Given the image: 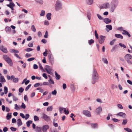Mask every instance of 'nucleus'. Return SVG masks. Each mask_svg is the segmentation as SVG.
I'll return each mask as SVG.
<instances>
[{
	"mask_svg": "<svg viewBox=\"0 0 132 132\" xmlns=\"http://www.w3.org/2000/svg\"><path fill=\"white\" fill-rule=\"evenodd\" d=\"M119 3L118 0H112L111 3V7L110 9L111 11L113 12L115 8L117 6Z\"/></svg>",
	"mask_w": 132,
	"mask_h": 132,
	"instance_id": "nucleus-1",
	"label": "nucleus"
},
{
	"mask_svg": "<svg viewBox=\"0 0 132 132\" xmlns=\"http://www.w3.org/2000/svg\"><path fill=\"white\" fill-rule=\"evenodd\" d=\"M3 58L4 60L10 66H12L13 65L12 61L9 57L7 55H4L3 56Z\"/></svg>",
	"mask_w": 132,
	"mask_h": 132,
	"instance_id": "nucleus-2",
	"label": "nucleus"
},
{
	"mask_svg": "<svg viewBox=\"0 0 132 132\" xmlns=\"http://www.w3.org/2000/svg\"><path fill=\"white\" fill-rule=\"evenodd\" d=\"M62 6V3L59 0L56 1L55 4V10L56 11L59 10Z\"/></svg>",
	"mask_w": 132,
	"mask_h": 132,
	"instance_id": "nucleus-3",
	"label": "nucleus"
},
{
	"mask_svg": "<svg viewBox=\"0 0 132 132\" xmlns=\"http://www.w3.org/2000/svg\"><path fill=\"white\" fill-rule=\"evenodd\" d=\"M83 114L87 117H91L90 112L87 110H84L82 111Z\"/></svg>",
	"mask_w": 132,
	"mask_h": 132,
	"instance_id": "nucleus-4",
	"label": "nucleus"
},
{
	"mask_svg": "<svg viewBox=\"0 0 132 132\" xmlns=\"http://www.w3.org/2000/svg\"><path fill=\"white\" fill-rule=\"evenodd\" d=\"M105 38V36L103 35L100 36V39L98 40V41L100 44H102L104 42Z\"/></svg>",
	"mask_w": 132,
	"mask_h": 132,
	"instance_id": "nucleus-5",
	"label": "nucleus"
},
{
	"mask_svg": "<svg viewBox=\"0 0 132 132\" xmlns=\"http://www.w3.org/2000/svg\"><path fill=\"white\" fill-rule=\"evenodd\" d=\"M0 50L4 53H7L8 52L7 49L3 46H0Z\"/></svg>",
	"mask_w": 132,
	"mask_h": 132,
	"instance_id": "nucleus-6",
	"label": "nucleus"
},
{
	"mask_svg": "<svg viewBox=\"0 0 132 132\" xmlns=\"http://www.w3.org/2000/svg\"><path fill=\"white\" fill-rule=\"evenodd\" d=\"M42 117L45 121H48L49 120V117L45 114H43L42 115Z\"/></svg>",
	"mask_w": 132,
	"mask_h": 132,
	"instance_id": "nucleus-7",
	"label": "nucleus"
},
{
	"mask_svg": "<svg viewBox=\"0 0 132 132\" xmlns=\"http://www.w3.org/2000/svg\"><path fill=\"white\" fill-rule=\"evenodd\" d=\"M98 77H92V84H95L97 81L98 79Z\"/></svg>",
	"mask_w": 132,
	"mask_h": 132,
	"instance_id": "nucleus-8",
	"label": "nucleus"
},
{
	"mask_svg": "<svg viewBox=\"0 0 132 132\" xmlns=\"http://www.w3.org/2000/svg\"><path fill=\"white\" fill-rule=\"evenodd\" d=\"M102 110V109L101 106H99L96 109V112L97 114H99L101 112Z\"/></svg>",
	"mask_w": 132,
	"mask_h": 132,
	"instance_id": "nucleus-9",
	"label": "nucleus"
},
{
	"mask_svg": "<svg viewBox=\"0 0 132 132\" xmlns=\"http://www.w3.org/2000/svg\"><path fill=\"white\" fill-rule=\"evenodd\" d=\"M92 128L93 129L97 128L98 127V125L97 123H90Z\"/></svg>",
	"mask_w": 132,
	"mask_h": 132,
	"instance_id": "nucleus-10",
	"label": "nucleus"
},
{
	"mask_svg": "<svg viewBox=\"0 0 132 132\" xmlns=\"http://www.w3.org/2000/svg\"><path fill=\"white\" fill-rule=\"evenodd\" d=\"M117 116H120L122 117L123 118H125L126 116V114L125 113L122 112H120L118 113L117 114Z\"/></svg>",
	"mask_w": 132,
	"mask_h": 132,
	"instance_id": "nucleus-11",
	"label": "nucleus"
},
{
	"mask_svg": "<svg viewBox=\"0 0 132 132\" xmlns=\"http://www.w3.org/2000/svg\"><path fill=\"white\" fill-rule=\"evenodd\" d=\"M54 59L51 52L50 51V63L51 65H52L54 63Z\"/></svg>",
	"mask_w": 132,
	"mask_h": 132,
	"instance_id": "nucleus-12",
	"label": "nucleus"
},
{
	"mask_svg": "<svg viewBox=\"0 0 132 132\" xmlns=\"http://www.w3.org/2000/svg\"><path fill=\"white\" fill-rule=\"evenodd\" d=\"M125 58L126 60L132 59V56L129 54H127L125 56Z\"/></svg>",
	"mask_w": 132,
	"mask_h": 132,
	"instance_id": "nucleus-13",
	"label": "nucleus"
},
{
	"mask_svg": "<svg viewBox=\"0 0 132 132\" xmlns=\"http://www.w3.org/2000/svg\"><path fill=\"white\" fill-rule=\"evenodd\" d=\"M103 21L106 24H109L110 23L111 21V20L108 18H104L103 20Z\"/></svg>",
	"mask_w": 132,
	"mask_h": 132,
	"instance_id": "nucleus-14",
	"label": "nucleus"
},
{
	"mask_svg": "<svg viewBox=\"0 0 132 132\" xmlns=\"http://www.w3.org/2000/svg\"><path fill=\"white\" fill-rule=\"evenodd\" d=\"M49 126L47 125H44L43 127L42 130L44 132H46L47 129L49 128Z\"/></svg>",
	"mask_w": 132,
	"mask_h": 132,
	"instance_id": "nucleus-15",
	"label": "nucleus"
},
{
	"mask_svg": "<svg viewBox=\"0 0 132 132\" xmlns=\"http://www.w3.org/2000/svg\"><path fill=\"white\" fill-rule=\"evenodd\" d=\"M13 79V81L14 82H17L18 81L19 79L18 78H15L14 76L12 75L11 76V79Z\"/></svg>",
	"mask_w": 132,
	"mask_h": 132,
	"instance_id": "nucleus-16",
	"label": "nucleus"
},
{
	"mask_svg": "<svg viewBox=\"0 0 132 132\" xmlns=\"http://www.w3.org/2000/svg\"><path fill=\"white\" fill-rule=\"evenodd\" d=\"M106 30L108 32L112 29V27L111 25H107L106 26Z\"/></svg>",
	"mask_w": 132,
	"mask_h": 132,
	"instance_id": "nucleus-17",
	"label": "nucleus"
},
{
	"mask_svg": "<svg viewBox=\"0 0 132 132\" xmlns=\"http://www.w3.org/2000/svg\"><path fill=\"white\" fill-rule=\"evenodd\" d=\"M123 31L124 32H122V34L127 35L129 37H131L130 34L127 31L125 30H123Z\"/></svg>",
	"mask_w": 132,
	"mask_h": 132,
	"instance_id": "nucleus-18",
	"label": "nucleus"
},
{
	"mask_svg": "<svg viewBox=\"0 0 132 132\" xmlns=\"http://www.w3.org/2000/svg\"><path fill=\"white\" fill-rule=\"evenodd\" d=\"M55 78L57 80H59L61 78L60 76L58 74L56 71L55 72Z\"/></svg>",
	"mask_w": 132,
	"mask_h": 132,
	"instance_id": "nucleus-19",
	"label": "nucleus"
},
{
	"mask_svg": "<svg viewBox=\"0 0 132 132\" xmlns=\"http://www.w3.org/2000/svg\"><path fill=\"white\" fill-rule=\"evenodd\" d=\"M6 82V80L4 78V77L3 76H2L0 77V82Z\"/></svg>",
	"mask_w": 132,
	"mask_h": 132,
	"instance_id": "nucleus-20",
	"label": "nucleus"
},
{
	"mask_svg": "<svg viewBox=\"0 0 132 132\" xmlns=\"http://www.w3.org/2000/svg\"><path fill=\"white\" fill-rule=\"evenodd\" d=\"M115 36L118 38H120L121 39L123 38V36L121 34H115Z\"/></svg>",
	"mask_w": 132,
	"mask_h": 132,
	"instance_id": "nucleus-21",
	"label": "nucleus"
},
{
	"mask_svg": "<svg viewBox=\"0 0 132 132\" xmlns=\"http://www.w3.org/2000/svg\"><path fill=\"white\" fill-rule=\"evenodd\" d=\"M10 51L11 53H14L15 54L18 53L19 52L18 50L14 49H11Z\"/></svg>",
	"mask_w": 132,
	"mask_h": 132,
	"instance_id": "nucleus-22",
	"label": "nucleus"
},
{
	"mask_svg": "<svg viewBox=\"0 0 132 132\" xmlns=\"http://www.w3.org/2000/svg\"><path fill=\"white\" fill-rule=\"evenodd\" d=\"M17 123L18 126L21 125L22 124L20 119H18L17 120Z\"/></svg>",
	"mask_w": 132,
	"mask_h": 132,
	"instance_id": "nucleus-23",
	"label": "nucleus"
},
{
	"mask_svg": "<svg viewBox=\"0 0 132 132\" xmlns=\"http://www.w3.org/2000/svg\"><path fill=\"white\" fill-rule=\"evenodd\" d=\"M15 6L14 4L13 3L10 2L9 4L7 5V6L11 8L12 7H14Z\"/></svg>",
	"mask_w": 132,
	"mask_h": 132,
	"instance_id": "nucleus-24",
	"label": "nucleus"
},
{
	"mask_svg": "<svg viewBox=\"0 0 132 132\" xmlns=\"http://www.w3.org/2000/svg\"><path fill=\"white\" fill-rule=\"evenodd\" d=\"M118 45H114L113 47L111 50V52H113L116 49L118 48Z\"/></svg>",
	"mask_w": 132,
	"mask_h": 132,
	"instance_id": "nucleus-25",
	"label": "nucleus"
},
{
	"mask_svg": "<svg viewBox=\"0 0 132 132\" xmlns=\"http://www.w3.org/2000/svg\"><path fill=\"white\" fill-rule=\"evenodd\" d=\"M45 69L47 73L50 74V67L48 65H46Z\"/></svg>",
	"mask_w": 132,
	"mask_h": 132,
	"instance_id": "nucleus-26",
	"label": "nucleus"
},
{
	"mask_svg": "<svg viewBox=\"0 0 132 132\" xmlns=\"http://www.w3.org/2000/svg\"><path fill=\"white\" fill-rule=\"evenodd\" d=\"M11 114V113H8L7 114L6 117V119L7 120H9L12 117Z\"/></svg>",
	"mask_w": 132,
	"mask_h": 132,
	"instance_id": "nucleus-27",
	"label": "nucleus"
},
{
	"mask_svg": "<svg viewBox=\"0 0 132 132\" xmlns=\"http://www.w3.org/2000/svg\"><path fill=\"white\" fill-rule=\"evenodd\" d=\"M70 88L71 90L72 91H74L75 90V86L73 84H71L70 85Z\"/></svg>",
	"mask_w": 132,
	"mask_h": 132,
	"instance_id": "nucleus-28",
	"label": "nucleus"
},
{
	"mask_svg": "<svg viewBox=\"0 0 132 132\" xmlns=\"http://www.w3.org/2000/svg\"><path fill=\"white\" fill-rule=\"evenodd\" d=\"M93 3V0H88L87 2V3L88 5H90Z\"/></svg>",
	"mask_w": 132,
	"mask_h": 132,
	"instance_id": "nucleus-29",
	"label": "nucleus"
},
{
	"mask_svg": "<svg viewBox=\"0 0 132 132\" xmlns=\"http://www.w3.org/2000/svg\"><path fill=\"white\" fill-rule=\"evenodd\" d=\"M92 75H98L96 69H93Z\"/></svg>",
	"mask_w": 132,
	"mask_h": 132,
	"instance_id": "nucleus-30",
	"label": "nucleus"
},
{
	"mask_svg": "<svg viewBox=\"0 0 132 132\" xmlns=\"http://www.w3.org/2000/svg\"><path fill=\"white\" fill-rule=\"evenodd\" d=\"M32 123V121L31 120H29L28 121L27 123V126L29 127H30V124H31Z\"/></svg>",
	"mask_w": 132,
	"mask_h": 132,
	"instance_id": "nucleus-31",
	"label": "nucleus"
},
{
	"mask_svg": "<svg viewBox=\"0 0 132 132\" xmlns=\"http://www.w3.org/2000/svg\"><path fill=\"white\" fill-rule=\"evenodd\" d=\"M104 8L106 9L108 8V7L109 6V4L108 3H105L104 4Z\"/></svg>",
	"mask_w": 132,
	"mask_h": 132,
	"instance_id": "nucleus-32",
	"label": "nucleus"
},
{
	"mask_svg": "<svg viewBox=\"0 0 132 132\" xmlns=\"http://www.w3.org/2000/svg\"><path fill=\"white\" fill-rule=\"evenodd\" d=\"M64 112L65 114L66 115L68 114L69 113V111L68 110H66V108H64Z\"/></svg>",
	"mask_w": 132,
	"mask_h": 132,
	"instance_id": "nucleus-33",
	"label": "nucleus"
},
{
	"mask_svg": "<svg viewBox=\"0 0 132 132\" xmlns=\"http://www.w3.org/2000/svg\"><path fill=\"white\" fill-rule=\"evenodd\" d=\"M102 61L105 64H108V62L107 59L106 58H103L102 59Z\"/></svg>",
	"mask_w": 132,
	"mask_h": 132,
	"instance_id": "nucleus-34",
	"label": "nucleus"
},
{
	"mask_svg": "<svg viewBox=\"0 0 132 132\" xmlns=\"http://www.w3.org/2000/svg\"><path fill=\"white\" fill-rule=\"evenodd\" d=\"M94 40L93 39H91L88 40V44L89 45H91L94 43Z\"/></svg>",
	"mask_w": 132,
	"mask_h": 132,
	"instance_id": "nucleus-35",
	"label": "nucleus"
},
{
	"mask_svg": "<svg viewBox=\"0 0 132 132\" xmlns=\"http://www.w3.org/2000/svg\"><path fill=\"white\" fill-rule=\"evenodd\" d=\"M124 129L128 132H132L131 129L128 128H124Z\"/></svg>",
	"mask_w": 132,
	"mask_h": 132,
	"instance_id": "nucleus-36",
	"label": "nucleus"
},
{
	"mask_svg": "<svg viewBox=\"0 0 132 132\" xmlns=\"http://www.w3.org/2000/svg\"><path fill=\"white\" fill-rule=\"evenodd\" d=\"M127 119H123L122 123V125H125L127 122Z\"/></svg>",
	"mask_w": 132,
	"mask_h": 132,
	"instance_id": "nucleus-37",
	"label": "nucleus"
},
{
	"mask_svg": "<svg viewBox=\"0 0 132 132\" xmlns=\"http://www.w3.org/2000/svg\"><path fill=\"white\" fill-rule=\"evenodd\" d=\"M11 30V29L10 27H6L5 30L7 32H10Z\"/></svg>",
	"mask_w": 132,
	"mask_h": 132,
	"instance_id": "nucleus-38",
	"label": "nucleus"
},
{
	"mask_svg": "<svg viewBox=\"0 0 132 132\" xmlns=\"http://www.w3.org/2000/svg\"><path fill=\"white\" fill-rule=\"evenodd\" d=\"M94 34L95 37L97 39L98 38V35L97 33V31L96 30H95L94 32Z\"/></svg>",
	"mask_w": 132,
	"mask_h": 132,
	"instance_id": "nucleus-39",
	"label": "nucleus"
},
{
	"mask_svg": "<svg viewBox=\"0 0 132 132\" xmlns=\"http://www.w3.org/2000/svg\"><path fill=\"white\" fill-rule=\"evenodd\" d=\"M4 91L5 94H6L8 92V88L6 86L4 87Z\"/></svg>",
	"mask_w": 132,
	"mask_h": 132,
	"instance_id": "nucleus-40",
	"label": "nucleus"
},
{
	"mask_svg": "<svg viewBox=\"0 0 132 132\" xmlns=\"http://www.w3.org/2000/svg\"><path fill=\"white\" fill-rule=\"evenodd\" d=\"M119 45L120 46L123 47L124 48H126V46L123 44L119 43Z\"/></svg>",
	"mask_w": 132,
	"mask_h": 132,
	"instance_id": "nucleus-41",
	"label": "nucleus"
},
{
	"mask_svg": "<svg viewBox=\"0 0 132 132\" xmlns=\"http://www.w3.org/2000/svg\"><path fill=\"white\" fill-rule=\"evenodd\" d=\"M91 14L90 13L88 12L87 13V16L89 20H90L91 19Z\"/></svg>",
	"mask_w": 132,
	"mask_h": 132,
	"instance_id": "nucleus-42",
	"label": "nucleus"
},
{
	"mask_svg": "<svg viewBox=\"0 0 132 132\" xmlns=\"http://www.w3.org/2000/svg\"><path fill=\"white\" fill-rule=\"evenodd\" d=\"M116 39H114L112 40L111 41L110 43V44L111 45H112L114 44V42L116 41Z\"/></svg>",
	"mask_w": 132,
	"mask_h": 132,
	"instance_id": "nucleus-43",
	"label": "nucleus"
},
{
	"mask_svg": "<svg viewBox=\"0 0 132 132\" xmlns=\"http://www.w3.org/2000/svg\"><path fill=\"white\" fill-rule=\"evenodd\" d=\"M108 126L113 129H114V128L115 127V126L112 124H109L108 125Z\"/></svg>",
	"mask_w": 132,
	"mask_h": 132,
	"instance_id": "nucleus-44",
	"label": "nucleus"
},
{
	"mask_svg": "<svg viewBox=\"0 0 132 132\" xmlns=\"http://www.w3.org/2000/svg\"><path fill=\"white\" fill-rule=\"evenodd\" d=\"M34 119L35 121H38L39 120V117L36 116H34Z\"/></svg>",
	"mask_w": 132,
	"mask_h": 132,
	"instance_id": "nucleus-45",
	"label": "nucleus"
},
{
	"mask_svg": "<svg viewBox=\"0 0 132 132\" xmlns=\"http://www.w3.org/2000/svg\"><path fill=\"white\" fill-rule=\"evenodd\" d=\"M32 30L34 32H35L36 31V29L34 25H32L31 27Z\"/></svg>",
	"mask_w": 132,
	"mask_h": 132,
	"instance_id": "nucleus-46",
	"label": "nucleus"
},
{
	"mask_svg": "<svg viewBox=\"0 0 132 132\" xmlns=\"http://www.w3.org/2000/svg\"><path fill=\"white\" fill-rule=\"evenodd\" d=\"M15 108L14 109L16 110H18L20 109V107L19 106H18L16 104L14 105Z\"/></svg>",
	"mask_w": 132,
	"mask_h": 132,
	"instance_id": "nucleus-47",
	"label": "nucleus"
},
{
	"mask_svg": "<svg viewBox=\"0 0 132 132\" xmlns=\"http://www.w3.org/2000/svg\"><path fill=\"white\" fill-rule=\"evenodd\" d=\"M53 95H56L57 94V91L55 89L54 91H52L51 93Z\"/></svg>",
	"mask_w": 132,
	"mask_h": 132,
	"instance_id": "nucleus-48",
	"label": "nucleus"
},
{
	"mask_svg": "<svg viewBox=\"0 0 132 132\" xmlns=\"http://www.w3.org/2000/svg\"><path fill=\"white\" fill-rule=\"evenodd\" d=\"M53 70H52V68L50 67V75L53 76L54 74L53 72Z\"/></svg>",
	"mask_w": 132,
	"mask_h": 132,
	"instance_id": "nucleus-49",
	"label": "nucleus"
},
{
	"mask_svg": "<svg viewBox=\"0 0 132 132\" xmlns=\"http://www.w3.org/2000/svg\"><path fill=\"white\" fill-rule=\"evenodd\" d=\"M74 116V117H75V116L74 115V114L73 113H72L71 114V115L70 116V117L72 118V121H75V119L73 118V116Z\"/></svg>",
	"mask_w": 132,
	"mask_h": 132,
	"instance_id": "nucleus-50",
	"label": "nucleus"
},
{
	"mask_svg": "<svg viewBox=\"0 0 132 132\" xmlns=\"http://www.w3.org/2000/svg\"><path fill=\"white\" fill-rule=\"evenodd\" d=\"M53 126L55 127H57L58 126V123H55L54 122V119L53 121Z\"/></svg>",
	"mask_w": 132,
	"mask_h": 132,
	"instance_id": "nucleus-51",
	"label": "nucleus"
},
{
	"mask_svg": "<svg viewBox=\"0 0 132 132\" xmlns=\"http://www.w3.org/2000/svg\"><path fill=\"white\" fill-rule=\"evenodd\" d=\"M33 50V49L30 48H27L25 49V50L27 52H30Z\"/></svg>",
	"mask_w": 132,
	"mask_h": 132,
	"instance_id": "nucleus-52",
	"label": "nucleus"
},
{
	"mask_svg": "<svg viewBox=\"0 0 132 132\" xmlns=\"http://www.w3.org/2000/svg\"><path fill=\"white\" fill-rule=\"evenodd\" d=\"M47 50H46L45 52L43 53V55L44 56H47Z\"/></svg>",
	"mask_w": 132,
	"mask_h": 132,
	"instance_id": "nucleus-53",
	"label": "nucleus"
},
{
	"mask_svg": "<svg viewBox=\"0 0 132 132\" xmlns=\"http://www.w3.org/2000/svg\"><path fill=\"white\" fill-rule=\"evenodd\" d=\"M112 120L115 122H117L120 121L119 120H118L117 119L112 118Z\"/></svg>",
	"mask_w": 132,
	"mask_h": 132,
	"instance_id": "nucleus-54",
	"label": "nucleus"
},
{
	"mask_svg": "<svg viewBox=\"0 0 132 132\" xmlns=\"http://www.w3.org/2000/svg\"><path fill=\"white\" fill-rule=\"evenodd\" d=\"M45 11L43 10H42L41 11V13L40 14V15L41 16H43L45 14Z\"/></svg>",
	"mask_w": 132,
	"mask_h": 132,
	"instance_id": "nucleus-55",
	"label": "nucleus"
},
{
	"mask_svg": "<svg viewBox=\"0 0 132 132\" xmlns=\"http://www.w3.org/2000/svg\"><path fill=\"white\" fill-rule=\"evenodd\" d=\"M63 109H64V108H63L62 107H59V110L60 111V113H62V111L63 110Z\"/></svg>",
	"mask_w": 132,
	"mask_h": 132,
	"instance_id": "nucleus-56",
	"label": "nucleus"
},
{
	"mask_svg": "<svg viewBox=\"0 0 132 132\" xmlns=\"http://www.w3.org/2000/svg\"><path fill=\"white\" fill-rule=\"evenodd\" d=\"M21 107L23 109H25L26 108V105L23 103V102L22 103V105H21Z\"/></svg>",
	"mask_w": 132,
	"mask_h": 132,
	"instance_id": "nucleus-57",
	"label": "nucleus"
},
{
	"mask_svg": "<svg viewBox=\"0 0 132 132\" xmlns=\"http://www.w3.org/2000/svg\"><path fill=\"white\" fill-rule=\"evenodd\" d=\"M24 99L25 101H28V98L27 95H25L24 97Z\"/></svg>",
	"mask_w": 132,
	"mask_h": 132,
	"instance_id": "nucleus-58",
	"label": "nucleus"
},
{
	"mask_svg": "<svg viewBox=\"0 0 132 132\" xmlns=\"http://www.w3.org/2000/svg\"><path fill=\"white\" fill-rule=\"evenodd\" d=\"M35 59L34 57H31L28 59L27 60L28 61L30 62L34 60Z\"/></svg>",
	"mask_w": 132,
	"mask_h": 132,
	"instance_id": "nucleus-59",
	"label": "nucleus"
},
{
	"mask_svg": "<svg viewBox=\"0 0 132 132\" xmlns=\"http://www.w3.org/2000/svg\"><path fill=\"white\" fill-rule=\"evenodd\" d=\"M97 16L98 18L100 20H102L103 19V18L100 15L98 14H97Z\"/></svg>",
	"mask_w": 132,
	"mask_h": 132,
	"instance_id": "nucleus-60",
	"label": "nucleus"
},
{
	"mask_svg": "<svg viewBox=\"0 0 132 132\" xmlns=\"http://www.w3.org/2000/svg\"><path fill=\"white\" fill-rule=\"evenodd\" d=\"M117 106H118V107L119 108H120V109H123V108L121 104H118Z\"/></svg>",
	"mask_w": 132,
	"mask_h": 132,
	"instance_id": "nucleus-61",
	"label": "nucleus"
},
{
	"mask_svg": "<svg viewBox=\"0 0 132 132\" xmlns=\"http://www.w3.org/2000/svg\"><path fill=\"white\" fill-rule=\"evenodd\" d=\"M10 129L12 131H15L16 130V129L15 128H14L13 127H11L10 128Z\"/></svg>",
	"mask_w": 132,
	"mask_h": 132,
	"instance_id": "nucleus-62",
	"label": "nucleus"
},
{
	"mask_svg": "<svg viewBox=\"0 0 132 132\" xmlns=\"http://www.w3.org/2000/svg\"><path fill=\"white\" fill-rule=\"evenodd\" d=\"M126 61L129 64L131 65L132 64V62L130 60H127Z\"/></svg>",
	"mask_w": 132,
	"mask_h": 132,
	"instance_id": "nucleus-63",
	"label": "nucleus"
},
{
	"mask_svg": "<svg viewBox=\"0 0 132 132\" xmlns=\"http://www.w3.org/2000/svg\"><path fill=\"white\" fill-rule=\"evenodd\" d=\"M31 84L29 85L26 88L25 90L27 91L29 88L31 86Z\"/></svg>",
	"mask_w": 132,
	"mask_h": 132,
	"instance_id": "nucleus-64",
	"label": "nucleus"
}]
</instances>
